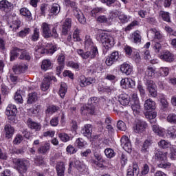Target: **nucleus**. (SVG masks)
Wrapping results in <instances>:
<instances>
[{
  "instance_id": "2f4dec72",
  "label": "nucleus",
  "mask_w": 176,
  "mask_h": 176,
  "mask_svg": "<svg viewBox=\"0 0 176 176\" xmlns=\"http://www.w3.org/2000/svg\"><path fill=\"white\" fill-rule=\"evenodd\" d=\"M152 145V141L145 140L141 148L142 153H148L149 152V146Z\"/></svg>"
},
{
  "instance_id": "4c0bfd02",
  "label": "nucleus",
  "mask_w": 176,
  "mask_h": 176,
  "mask_svg": "<svg viewBox=\"0 0 176 176\" xmlns=\"http://www.w3.org/2000/svg\"><path fill=\"white\" fill-rule=\"evenodd\" d=\"M158 146L160 148H162V149H167V148H170V146H171V143L168 141L162 140L158 142Z\"/></svg>"
},
{
  "instance_id": "603ef678",
  "label": "nucleus",
  "mask_w": 176,
  "mask_h": 176,
  "mask_svg": "<svg viewBox=\"0 0 176 176\" xmlns=\"http://www.w3.org/2000/svg\"><path fill=\"white\" fill-rule=\"evenodd\" d=\"M80 32V30L79 29L76 28L73 34V39L75 41V42H79L80 41V36H79V34Z\"/></svg>"
},
{
  "instance_id": "412c9836",
  "label": "nucleus",
  "mask_w": 176,
  "mask_h": 176,
  "mask_svg": "<svg viewBox=\"0 0 176 176\" xmlns=\"http://www.w3.org/2000/svg\"><path fill=\"white\" fill-rule=\"evenodd\" d=\"M155 76V69L152 67H148L147 70L145 72V76H144V82L146 83L148 80H150L151 78H153Z\"/></svg>"
},
{
  "instance_id": "c756f323",
  "label": "nucleus",
  "mask_w": 176,
  "mask_h": 176,
  "mask_svg": "<svg viewBox=\"0 0 176 176\" xmlns=\"http://www.w3.org/2000/svg\"><path fill=\"white\" fill-rule=\"evenodd\" d=\"M36 101H38V94L36 92L29 94L27 103L34 104V102H36Z\"/></svg>"
},
{
  "instance_id": "c03bdc74",
  "label": "nucleus",
  "mask_w": 176,
  "mask_h": 176,
  "mask_svg": "<svg viewBox=\"0 0 176 176\" xmlns=\"http://www.w3.org/2000/svg\"><path fill=\"white\" fill-rule=\"evenodd\" d=\"M118 19L122 24H124L125 23H127L129 20H130V16L124 14H121L119 15Z\"/></svg>"
},
{
  "instance_id": "5701e85b",
  "label": "nucleus",
  "mask_w": 176,
  "mask_h": 176,
  "mask_svg": "<svg viewBox=\"0 0 176 176\" xmlns=\"http://www.w3.org/2000/svg\"><path fill=\"white\" fill-rule=\"evenodd\" d=\"M4 130L6 133V138L9 140L13 137L14 134V128H13L10 124H7L4 126Z\"/></svg>"
},
{
  "instance_id": "a878e982",
  "label": "nucleus",
  "mask_w": 176,
  "mask_h": 176,
  "mask_svg": "<svg viewBox=\"0 0 176 176\" xmlns=\"http://www.w3.org/2000/svg\"><path fill=\"white\" fill-rule=\"evenodd\" d=\"M56 170L58 176H64V173H65L64 162H58L56 166Z\"/></svg>"
},
{
  "instance_id": "ea45409f",
  "label": "nucleus",
  "mask_w": 176,
  "mask_h": 176,
  "mask_svg": "<svg viewBox=\"0 0 176 176\" xmlns=\"http://www.w3.org/2000/svg\"><path fill=\"white\" fill-rule=\"evenodd\" d=\"M104 10L102 7H97L94 8L91 11V15L93 16V17H96V16H97L99 13H104Z\"/></svg>"
},
{
  "instance_id": "3c124183",
  "label": "nucleus",
  "mask_w": 176,
  "mask_h": 176,
  "mask_svg": "<svg viewBox=\"0 0 176 176\" xmlns=\"http://www.w3.org/2000/svg\"><path fill=\"white\" fill-rule=\"evenodd\" d=\"M104 154L109 159H111L115 156V152L112 150V148H106L104 150Z\"/></svg>"
},
{
  "instance_id": "49530a36",
  "label": "nucleus",
  "mask_w": 176,
  "mask_h": 176,
  "mask_svg": "<svg viewBox=\"0 0 176 176\" xmlns=\"http://www.w3.org/2000/svg\"><path fill=\"white\" fill-rule=\"evenodd\" d=\"M167 135L169 138H176V129H175L174 127L169 128Z\"/></svg>"
},
{
  "instance_id": "e2e57ef3",
  "label": "nucleus",
  "mask_w": 176,
  "mask_h": 176,
  "mask_svg": "<svg viewBox=\"0 0 176 176\" xmlns=\"http://www.w3.org/2000/svg\"><path fill=\"white\" fill-rule=\"evenodd\" d=\"M149 173V166L145 164L142 168L141 175H146Z\"/></svg>"
},
{
  "instance_id": "f704fd0d",
  "label": "nucleus",
  "mask_w": 176,
  "mask_h": 176,
  "mask_svg": "<svg viewBox=\"0 0 176 176\" xmlns=\"http://www.w3.org/2000/svg\"><path fill=\"white\" fill-rule=\"evenodd\" d=\"M49 149H50V144L45 143L43 146L38 148V153H41L42 155H46Z\"/></svg>"
},
{
  "instance_id": "a211bd4d",
  "label": "nucleus",
  "mask_w": 176,
  "mask_h": 176,
  "mask_svg": "<svg viewBox=\"0 0 176 176\" xmlns=\"http://www.w3.org/2000/svg\"><path fill=\"white\" fill-rule=\"evenodd\" d=\"M92 132L93 125L90 124H85L81 130V133L84 135V137H90V135H91Z\"/></svg>"
},
{
  "instance_id": "4468645a",
  "label": "nucleus",
  "mask_w": 176,
  "mask_h": 176,
  "mask_svg": "<svg viewBox=\"0 0 176 176\" xmlns=\"http://www.w3.org/2000/svg\"><path fill=\"white\" fill-rule=\"evenodd\" d=\"M160 58L161 60H163V61H166V63H173V61H174V55L168 51L164 52V53L160 56Z\"/></svg>"
},
{
  "instance_id": "5fc2aeb1",
  "label": "nucleus",
  "mask_w": 176,
  "mask_h": 176,
  "mask_svg": "<svg viewBox=\"0 0 176 176\" xmlns=\"http://www.w3.org/2000/svg\"><path fill=\"white\" fill-rule=\"evenodd\" d=\"M89 52H90V58H95L96 56L98 54V50L97 49V47H93Z\"/></svg>"
},
{
  "instance_id": "6ab92c4d",
  "label": "nucleus",
  "mask_w": 176,
  "mask_h": 176,
  "mask_svg": "<svg viewBox=\"0 0 176 176\" xmlns=\"http://www.w3.org/2000/svg\"><path fill=\"white\" fill-rule=\"evenodd\" d=\"M25 69H27V66L24 63L14 65L12 67L13 72L14 74H16V75H19V74L24 72L25 71Z\"/></svg>"
},
{
  "instance_id": "58836bf2",
  "label": "nucleus",
  "mask_w": 176,
  "mask_h": 176,
  "mask_svg": "<svg viewBox=\"0 0 176 176\" xmlns=\"http://www.w3.org/2000/svg\"><path fill=\"white\" fill-rule=\"evenodd\" d=\"M132 38H133L134 43H140V42H141V34H140V31L137 30L133 32Z\"/></svg>"
},
{
  "instance_id": "cd10ccee",
  "label": "nucleus",
  "mask_w": 176,
  "mask_h": 176,
  "mask_svg": "<svg viewBox=\"0 0 176 176\" xmlns=\"http://www.w3.org/2000/svg\"><path fill=\"white\" fill-rule=\"evenodd\" d=\"M60 10H61L60 5H58V3H54L51 6L50 13L51 16H57V14L60 13Z\"/></svg>"
},
{
  "instance_id": "72a5a7b5",
  "label": "nucleus",
  "mask_w": 176,
  "mask_h": 176,
  "mask_svg": "<svg viewBox=\"0 0 176 176\" xmlns=\"http://www.w3.org/2000/svg\"><path fill=\"white\" fill-rule=\"evenodd\" d=\"M52 67V62L49 59H45L42 61L41 64V69L43 71H47V69H50Z\"/></svg>"
},
{
  "instance_id": "8fccbe9b",
  "label": "nucleus",
  "mask_w": 176,
  "mask_h": 176,
  "mask_svg": "<svg viewBox=\"0 0 176 176\" xmlns=\"http://www.w3.org/2000/svg\"><path fill=\"white\" fill-rule=\"evenodd\" d=\"M117 128L118 129V130H120L121 131H126V124L124 123V122L119 120L117 122Z\"/></svg>"
},
{
  "instance_id": "473e14b6",
  "label": "nucleus",
  "mask_w": 176,
  "mask_h": 176,
  "mask_svg": "<svg viewBox=\"0 0 176 176\" xmlns=\"http://www.w3.org/2000/svg\"><path fill=\"white\" fill-rule=\"evenodd\" d=\"M67 84H65V82H61L60 84V87L59 89V96L61 97V98H64V97H65V94H67Z\"/></svg>"
},
{
  "instance_id": "6e6d98bb",
  "label": "nucleus",
  "mask_w": 176,
  "mask_h": 176,
  "mask_svg": "<svg viewBox=\"0 0 176 176\" xmlns=\"http://www.w3.org/2000/svg\"><path fill=\"white\" fill-rule=\"evenodd\" d=\"M160 15L164 21H167V23H170V14L168 12L162 11L160 12Z\"/></svg>"
},
{
  "instance_id": "69168bd1",
  "label": "nucleus",
  "mask_w": 176,
  "mask_h": 176,
  "mask_svg": "<svg viewBox=\"0 0 176 176\" xmlns=\"http://www.w3.org/2000/svg\"><path fill=\"white\" fill-rule=\"evenodd\" d=\"M75 145L77 148H82L85 146V142H83V140L78 138L76 140Z\"/></svg>"
},
{
  "instance_id": "2eb2a0df",
  "label": "nucleus",
  "mask_w": 176,
  "mask_h": 176,
  "mask_svg": "<svg viewBox=\"0 0 176 176\" xmlns=\"http://www.w3.org/2000/svg\"><path fill=\"white\" fill-rule=\"evenodd\" d=\"M37 53H41V54H53L55 52H57V46L56 45H52L50 49H45V48H38L36 50Z\"/></svg>"
},
{
  "instance_id": "0e129e2a",
  "label": "nucleus",
  "mask_w": 176,
  "mask_h": 176,
  "mask_svg": "<svg viewBox=\"0 0 176 176\" xmlns=\"http://www.w3.org/2000/svg\"><path fill=\"white\" fill-rule=\"evenodd\" d=\"M14 100L16 102H20L21 104L23 102V97L20 94V91H16L14 96Z\"/></svg>"
},
{
  "instance_id": "37998d69",
  "label": "nucleus",
  "mask_w": 176,
  "mask_h": 176,
  "mask_svg": "<svg viewBox=\"0 0 176 176\" xmlns=\"http://www.w3.org/2000/svg\"><path fill=\"white\" fill-rule=\"evenodd\" d=\"M39 39V29L35 28L33 31V34L32 36V41L33 42H36Z\"/></svg>"
},
{
  "instance_id": "de8ad7c7",
  "label": "nucleus",
  "mask_w": 176,
  "mask_h": 176,
  "mask_svg": "<svg viewBox=\"0 0 176 176\" xmlns=\"http://www.w3.org/2000/svg\"><path fill=\"white\" fill-rule=\"evenodd\" d=\"M30 31H31V30L30 29V28H26L23 30L20 31L17 34V35H18V36H20L21 38H24V36H26L28 35V34H30Z\"/></svg>"
},
{
  "instance_id": "c85d7f7f",
  "label": "nucleus",
  "mask_w": 176,
  "mask_h": 176,
  "mask_svg": "<svg viewBox=\"0 0 176 176\" xmlns=\"http://www.w3.org/2000/svg\"><path fill=\"white\" fill-rule=\"evenodd\" d=\"M140 170H138V165L133 164V169H128L127 176H138Z\"/></svg>"
},
{
  "instance_id": "7c9ffc66",
  "label": "nucleus",
  "mask_w": 176,
  "mask_h": 176,
  "mask_svg": "<svg viewBox=\"0 0 176 176\" xmlns=\"http://www.w3.org/2000/svg\"><path fill=\"white\" fill-rule=\"evenodd\" d=\"M131 109L133 111L134 115H138L140 112H141V104H140V101H136V102H133L131 106Z\"/></svg>"
},
{
  "instance_id": "bf43d9fd",
  "label": "nucleus",
  "mask_w": 176,
  "mask_h": 176,
  "mask_svg": "<svg viewBox=\"0 0 176 176\" xmlns=\"http://www.w3.org/2000/svg\"><path fill=\"white\" fill-rule=\"evenodd\" d=\"M58 137L63 142H67L69 141V136L67 133H58Z\"/></svg>"
},
{
  "instance_id": "aec40b11",
  "label": "nucleus",
  "mask_w": 176,
  "mask_h": 176,
  "mask_svg": "<svg viewBox=\"0 0 176 176\" xmlns=\"http://www.w3.org/2000/svg\"><path fill=\"white\" fill-rule=\"evenodd\" d=\"M118 101L121 105H129L130 104V96L128 94H122L119 96Z\"/></svg>"
},
{
  "instance_id": "1a4fd4ad",
  "label": "nucleus",
  "mask_w": 176,
  "mask_h": 176,
  "mask_svg": "<svg viewBox=\"0 0 176 176\" xmlns=\"http://www.w3.org/2000/svg\"><path fill=\"white\" fill-rule=\"evenodd\" d=\"M73 13H74V16L76 17V19L78 20L80 24H86V18L85 17V15L83 14L82 11L79 10V8L74 9Z\"/></svg>"
},
{
  "instance_id": "e433bc0d",
  "label": "nucleus",
  "mask_w": 176,
  "mask_h": 176,
  "mask_svg": "<svg viewBox=\"0 0 176 176\" xmlns=\"http://www.w3.org/2000/svg\"><path fill=\"white\" fill-rule=\"evenodd\" d=\"M19 27H21V21L19 19L14 20L12 24L10 25V28H12L13 31H17Z\"/></svg>"
},
{
  "instance_id": "a18cd8bd",
  "label": "nucleus",
  "mask_w": 176,
  "mask_h": 176,
  "mask_svg": "<svg viewBox=\"0 0 176 176\" xmlns=\"http://www.w3.org/2000/svg\"><path fill=\"white\" fill-rule=\"evenodd\" d=\"M58 109H60V107L57 106H50L46 109L45 113H54L57 112Z\"/></svg>"
},
{
  "instance_id": "7ed1b4c3",
  "label": "nucleus",
  "mask_w": 176,
  "mask_h": 176,
  "mask_svg": "<svg viewBox=\"0 0 176 176\" xmlns=\"http://www.w3.org/2000/svg\"><path fill=\"white\" fill-rule=\"evenodd\" d=\"M41 30L43 32V36H44V38H58L57 27H54L52 29V25L44 22L41 25Z\"/></svg>"
},
{
  "instance_id": "9b49d317",
  "label": "nucleus",
  "mask_w": 176,
  "mask_h": 176,
  "mask_svg": "<svg viewBox=\"0 0 176 176\" xmlns=\"http://www.w3.org/2000/svg\"><path fill=\"white\" fill-rule=\"evenodd\" d=\"M12 6H13V4L8 1V0H1L0 1V10H1L3 12H6V13H8L12 10Z\"/></svg>"
},
{
  "instance_id": "f257e3e1",
  "label": "nucleus",
  "mask_w": 176,
  "mask_h": 176,
  "mask_svg": "<svg viewBox=\"0 0 176 176\" xmlns=\"http://www.w3.org/2000/svg\"><path fill=\"white\" fill-rule=\"evenodd\" d=\"M97 40L101 42L106 50L111 49V47L115 45V40L113 39V37L108 32H98Z\"/></svg>"
},
{
  "instance_id": "ddd939ff",
  "label": "nucleus",
  "mask_w": 176,
  "mask_h": 176,
  "mask_svg": "<svg viewBox=\"0 0 176 176\" xmlns=\"http://www.w3.org/2000/svg\"><path fill=\"white\" fill-rule=\"evenodd\" d=\"M121 86H123L124 89H133L135 86V81L133 80L131 78H124L121 80Z\"/></svg>"
},
{
  "instance_id": "39448f33",
  "label": "nucleus",
  "mask_w": 176,
  "mask_h": 176,
  "mask_svg": "<svg viewBox=\"0 0 176 176\" xmlns=\"http://www.w3.org/2000/svg\"><path fill=\"white\" fill-rule=\"evenodd\" d=\"M16 163L21 174V173H25L28 170V167H30V161L27 160L18 159Z\"/></svg>"
},
{
  "instance_id": "9d476101",
  "label": "nucleus",
  "mask_w": 176,
  "mask_h": 176,
  "mask_svg": "<svg viewBox=\"0 0 176 176\" xmlns=\"http://www.w3.org/2000/svg\"><path fill=\"white\" fill-rule=\"evenodd\" d=\"M118 59L119 52H114L111 54L110 56L107 58L105 63L108 67H111V65H112L113 63H116V61H118Z\"/></svg>"
},
{
  "instance_id": "c9c22d12",
  "label": "nucleus",
  "mask_w": 176,
  "mask_h": 176,
  "mask_svg": "<svg viewBox=\"0 0 176 176\" xmlns=\"http://www.w3.org/2000/svg\"><path fill=\"white\" fill-rule=\"evenodd\" d=\"M20 14H21V16L27 17V19H31V17L32 16L31 12L27 8H22L20 10Z\"/></svg>"
},
{
  "instance_id": "774afa93",
  "label": "nucleus",
  "mask_w": 176,
  "mask_h": 176,
  "mask_svg": "<svg viewBox=\"0 0 176 176\" xmlns=\"http://www.w3.org/2000/svg\"><path fill=\"white\" fill-rule=\"evenodd\" d=\"M21 141H23V136L21 135H16L14 139L13 143L17 145L18 144H21Z\"/></svg>"
},
{
  "instance_id": "423d86ee",
  "label": "nucleus",
  "mask_w": 176,
  "mask_h": 176,
  "mask_svg": "<svg viewBox=\"0 0 176 176\" xmlns=\"http://www.w3.org/2000/svg\"><path fill=\"white\" fill-rule=\"evenodd\" d=\"M145 85L150 96L154 98L157 97V89H156V84H155L153 80H147V82H145Z\"/></svg>"
},
{
  "instance_id": "393cba45",
  "label": "nucleus",
  "mask_w": 176,
  "mask_h": 176,
  "mask_svg": "<svg viewBox=\"0 0 176 176\" xmlns=\"http://www.w3.org/2000/svg\"><path fill=\"white\" fill-rule=\"evenodd\" d=\"M155 160L160 162H164V163L167 160V156H166V154L163 153L161 151L157 150L155 153Z\"/></svg>"
},
{
  "instance_id": "09e8293b",
  "label": "nucleus",
  "mask_w": 176,
  "mask_h": 176,
  "mask_svg": "<svg viewBox=\"0 0 176 176\" xmlns=\"http://www.w3.org/2000/svg\"><path fill=\"white\" fill-rule=\"evenodd\" d=\"M57 61L59 65H64V63L65 62V54L64 52H61L58 56Z\"/></svg>"
},
{
  "instance_id": "864d4df0",
  "label": "nucleus",
  "mask_w": 176,
  "mask_h": 176,
  "mask_svg": "<svg viewBox=\"0 0 176 176\" xmlns=\"http://www.w3.org/2000/svg\"><path fill=\"white\" fill-rule=\"evenodd\" d=\"M15 109L16 113H17V107L14 104H9L6 109V115H10L12 113V111Z\"/></svg>"
},
{
  "instance_id": "f8f14e48",
  "label": "nucleus",
  "mask_w": 176,
  "mask_h": 176,
  "mask_svg": "<svg viewBox=\"0 0 176 176\" xmlns=\"http://www.w3.org/2000/svg\"><path fill=\"white\" fill-rule=\"evenodd\" d=\"M94 82H96L95 80L91 78H87L85 76H80V86H81V87L90 86V85H93Z\"/></svg>"
},
{
  "instance_id": "f03ea898",
  "label": "nucleus",
  "mask_w": 176,
  "mask_h": 176,
  "mask_svg": "<svg viewBox=\"0 0 176 176\" xmlns=\"http://www.w3.org/2000/svg\"><path fill=\"white\" fill-rule=\"evenodd\" d=\"M19 54H21L19 56L20 60H27L28 61L31 60V56L27 51L13 47L10 52V61H14L19 57Z\"/></svg>"
},
{
  "instance_id": "bb28decb",
  "label": "nucleus",
  "mask_w": 176,
  "mask_h": 176,
  "mask_svg": "<svg viewBox=\"0 0 176 176\" xmlns=\"http://www.w3.org/2000/svg\"><path fill=\"white\" fill-rule=\"evenodd\" d=\"M120 71L126 75H130L133 72V67L127 63H124L120 67Z\"/></svg>"
},
{
  "instance_id": "4d7b16f0",
  "label": "nucleus",
  "mask_w": 176,
  "mask_h": 176,
  "mask_svg": "<svg viewBox=\"0 0 176 176\" xmlns=\"http://www.w3.org/2000/svg\"><path fill=\"white\" fill-rule=\"evenodd\" d=\"M167 121L169 123H173L176 124V115L174 113H170L167 116Z\"/></svg>"
},
{
  "instance_id": "4be33fe9",
  "label": "nucleus",
  "mask_w": 176,
  "mask_h": 176,
  "mask_svg": "<svg viewBox=\"0 0 176 176\" xmlns=\"http://www.w3.org/2000/svg\"><path fill=\"white\" fill-rule=\"evenodd\" d=\"M50 82H52V77L47 76L44 78L41 87L43 91L49 90V87H50Z\"/></svg>"
},
{
  "instance_id": "680f3d73",
  "label": "nucleus",
  "mask_w": 176,
  "mask_h": 176,
  "mask_svg": "<svg viewBox=\"0 0 176 176\" xmlns=\"http://www.w3.org/2000/svg\"><path fill=\"white\" fill-rule=\"evenodd\" d=\"M34 163L37 166H42V164H45V161L43 160V157H36L34 159Z\"/></svg>"
},
{
  "instance_id": "13d9d810",
  "label": "nucleus",
  "mask_w": 176,
  "mask_h": 176,
  "mask_svg": "<svg viewBox=\"0 0 176 176\" xmlns=\"http://www.w3.org/2000/svg\"><path fill=\"white\" fill-rule=\"evenodd\" d=\"M67 67H70L71 68H73L74 69H79L80 65L78 63H75L74 61H69L67 63Z\"/></svg>"
},
{
  "instance_id": "dca6fc26",
  "label": "nucleus",
  "mask_w": 176,
  "mask_h": 176,
  "mask_svg": "<svg viewBox=\"0 0 176 176\" xmlns=\"http://www.w3.org/2000/svg\"><path fill=\"white\" fill-rule=\"evenodd\" d=\"M72 25V20L69 18L65 19L63 26H62V32L63 35H67L68 31L71 29Z\"/></svg>"
},
{
  "instance_id": "b1692460",
  "label": "nucleus",
  "mask_w": 176,
  "mask_h": 176,
  "mask_svg": "<svg viewBox=\"0 0 176 176\" xmlns=\"http://www.w3.org/2000/svg\"><path fill=\"white\" fill-rule=\"evenodd\" d=\"M156 108V103L152 99H147L144 102V109L146 111H152Z\"/></svg>"
},
{
  "instance_id": "20e7f679",
  "label": "nucleus",
  "mask_w": 176,
  "mask_h": 176,
  "mask_svg": "<svg viewBox=\"0 0 176 176\" xmlns=\"http://www.w3.org/2000/svg\"><path fill=\"white\" fill-rule=\"evenodd\" d=\"M96 101H97V98L92 97L88 100L87 106H82L81 107L82 112L84 113H90L93 115L94 113V104H96Z\"/></svg>"
},
{
  "instance_id": "6e6552de",
  "label": "nucleus",
  "mask_w": 176,
  "mask_h": 176,
  "mask_svg": "<svg viewBox=\"0 0 176 176\" xmlns=\"http://www.w3.org/2000/svg\"><path fill=\"white\" fill-rule=\"evenodd\" d=\"M120 141L121 146L123 148V149H124L126 152H128V153H130V152H131V142H130L129 138L122 137Z\"/></svg>"
},
{
  "instance_id": "a19ab883",
  "label": "nucleus",
  "mask_w": 176,
  "mask_h": 176,
  "mask_svg": "<svg viewBox=\"0 0 176 176\" xmlns=\"http://www.w3.org/2000/svg\"><path fill=\"white\" fill-rule=\"evenodd\" d=\"M78 54L82 57V58H84L85 60H87V58H89L90 57V52H83V50H77Z\"/></svg>"
},
{
  "instance_id": "79ce46f5",
  "label": "nucleus",
  "mask_w": 176,
  "mask_h": 176,
  "mask_svg": "<svg viewBox=\"0 0 176 176\" xmlns=\"http://www.w3.org/2000/svg\"><path fill=\"white\" fill-rule=\"evenodd\" d=\"M160 102L162 105L161 106L162 109L164 110V111H167V109H168V102L167 101L166 98H161Z\"/></svg>"
},
{
  "instance_id": "052dcab7",
  "label": "nucleus",
  "mask_w": 176,
  "mask_h": 176,
  "mask_svg": "<svg viewBox=\"0 0 176 176\" xmlns=\"http://www.w3.org/2000/svg\"><path fill=\"white\" fill-rule=\"evenodd\" d=\"M132 59L133 60V61H135V63H140L141 61V56H140V53L137 52H133L132 55Z\"/></svg>"
},
{
  "instance_id": "0eeeda50",
  "label": "nucleus",
  "mask_w": 176,
  "mask_h": 176,
  "mask_svg": "<svg viewBox=\"0 0 176 176\" xmlns=\"http://www.w3.org/2000/svg\"><path fill=\"white\" fill-rule=\"evenodd\" d=\"M27 126L31 130H34V131H41L42 129V125L39 122H36L32 120V118H28L27 120Z\"/></svg>"
},
{
  "instance_id": "f3484780",
  "label": "nucleus",
  "mask_w": 176,
  "mask_h": 176,
  "mask_svg": "<svg viewBox=\"0 0 176 176\" xmlns=\"http://www.w3.org/2000/svg\"><path fill=\"white\" fill-rule=\"evenodd\" d=\"M146 122L142 120H138L136 123V126L134 128L135 133H142L146 129Z\"/></svg>"
},
{
  "instance_id": "338daca9",
  "label": "nucleus",
  "mask_w": 176,
  "mask_h": 176,
  "mask_svg": "<svg viewBox=\"0 0 176 176\" xmlns=\"http://www.w3.org/2000/svg\"><path fill=\"white\" fill-rule=\"evenodd\" d=\"M98 23H108L109 19L105 15H100L97 18Z\"/></svg>"
}]
</instances>
